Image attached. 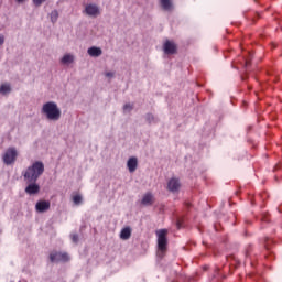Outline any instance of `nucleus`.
Instances as JSON below:
<instances>
[{"label": "nucleus", "mask_w": 282, "mask_h": 282, "mask_svg": "<svg viewBox=\"0 0 282 282\" xmlns=\"http://www.w3.org/2000/svg\"><path fill=\"white\" fill-rule=\"evenodd\" d=\"M155 235L158 237V257L162 259L164 254H166V250H169V230L167 229H159L155 231Z\"/></svg>", "instance_id": "7ed1b4c3"}, {"label": "nucleus", "mask_w": 282, "mask_h": 282, "mask_svg": "<svg viewBox=\"0 0 282 282\" xmlns=\"http://www.w3.org/2000/svg\"><path fill=\"white\" fill-rule=\"evenodd\" d=\"M87 54H89L93 58H98V56H102V48L98 46H91L87 50Z\"/></svg>", "instance_id": "f8f14e48"}, {"label": "nucleus", "mask_w": 282, "mask_h": 282, "mask_svg": "<svg viewBox=\"0 0 282 282\" xmlns=\"http://www.w3.org/2000/svg\"><path fill=\"white\" fill-rule=\"evenodd\" d=\"M34 6L39 7L43 3H45V0H33Z\"/></svg>", "instance_id": "b1692460"}, {"label": "nucleus", "mask_w": 282, "mask_h": 282, "mask_svg": "<svg viewBox=\"0 0 282 282\" xmlns=\"http://www.w3.org/2000/svg\"><path fill=\"white\" fill-rule=\"evenodd\" d=\"M52 23H56L58 21V11L53 10L50 14Z\"/></svg>", "instance_id": "6ab92c4d"}, {"label": "nucleus", "mask_w": 282, "mask_h": 282, "mask_svg": "<svg viewBox=\"0 0 282 282\" xmlns=\"http://www.w3.org/2000/svg\"><path fill=\"white\" fill-rule=\"evenodd\" d=\"M42 113L46 119L52 122H58L61 120V108L54 101H48L42 106Z\"/></svg>", "instance_id": "f03ea898"}, {"label": "nucleus", "mask_w": 282, "mask_h": 282, "mask_svg": "<svg viewBox=\"0 0 282 282\" xmlns=\"http://www.w3.org/2000/svg\"><path fill=\"white\" fill-rule=\"evenodd\" d=\"M131 238V228L126 227L120 232V239H123V241H127V239Z\"/></svg>", "instance_id": "2eb2a0df"}, {"label": "nucleus", "mask_w": 282, "mask_h": 282, "mask_svg": "<svg viewBox=\"0 0 282 282\" xmlns=\"http://www.w3.org/2000/svg\"><path fill=\"white\" fill-rule=\"evenodd\" d=\"M84 12L87 17H93V19L100 17V8L96 3L86 4Z\"/></svg>", "instance_id": "423d86ee"}, {"label": "nucleus", "mask_w": 282, "mask_h": 282, "mask_svg": "<svg viewBox=\"0 0 282 282\" xmlns=\"http://www.w3.org/2000/svg\"><path fill=\"white\" fill-rule=\"evenodd\" d=\"M6 43V36L3 34H0V46Z\"/></svg>", "instance_id": "a878e982"}, {"label": "nucleus", "mask_w": 282, "mask_h": 282, "mask_svg": "<svg viewBox=\"0 0 282 282\" xmlns=\"http://www.w3.org/2000/svg\"><path fill=\"white\" fill-rule=\"evenodd\" d=\"M75 57L74 55L67 53L65 54L62 58H61V64L62 65H72V63H74Z\"/></svg>", "instance_id": "ddd939ff"}, {"label": "nucleus", "mask_w": 282, "mask_h": 282, "mask_svg": "<svg viewBox=\"0 0 282 282\" xmlns=\"http://www.w3.org/2000/svg\"><path fill=\"white\" fill-rule=\"evenodd\" d=\"M73 202H74L75 206H80V204H83V195L73 194Z\"/></svg>", "instance_id": "a211bd4d"}, {"label": "nucleus", "mask_w": 282, "mask_h": 282, "mask_svg": "<svg viewBox=\"0 0 282 282\" xmlns=\"http://www.w3.org/2000/svg\"><path fill=\"white\" fill-rule=\"evenodd\" d=\"M123 111H124V113H131V111H133V105H131V104H126V105L123 106Z\"/></svg>", "instance_id": "aec40b11"}, {"label": "nucleus", "mask_w": 282, "mask_h": 282, "mask_svg": "<svg viewBox=\"0 0 282 282\" xmlns=\"http://www.w3.org/2000/svg\"><path fill=\"white\" fill-rule=\"evenodd\" d=\"M45 173V165L41 161L34 162L31 166L22 172L24 182H37L39 177Z\"/></svg>", "instance_id": "f257e3e1"}, {"label": "nucleus", "mask_w": 282, "mask_h": 282, "mask_svg": "<svg viewBox=\"0 0 282 282\" xmlns=\"http://www.w3.org/2000/svg\"><path fill=\"white\" fill-rule=\"evenodd\" d=\"M17 158H19V152L17 151V148H8L6 152L2 155V162L7 164V166H10L11 164H14L17 162Z\"/></svg>", "instance_id": "20e7f679"}, {"label": "nucleus", "mask_w": 282, "mask_h": 282, "mask_svg": "<svg viewBox=\"0 0 282 282\" xmlns=\"http://www.w3.org/2000/svg\"><path fill=\"white\" fill-rule=\"evenodd\" d=\"M127 167L129 170V173H135L138 169V158L131 156L127 162Z\"/></svg>", "instance_id": "9d476101"}, {"label": "nucleus", "mask_w": 282, "mask_h": 282, "mask_svg": "<svg viewBox=\"0 0 282 282\" xmlns=\"http://www.w3.org/2000/svg\"><path fill=\"white\" fill-rule=\"evenodd\" d=\"M145 120L149 122V124H153V122H155V116L148 113L145 115Z\"/></svg>", "instance_id": "412c9836"}, {"label": "nucleus", "mask_w": 282, "mask_h": 282, "mask_svg": "<svg viewBox=\"0 0 282 282\" xmlns=\"http://www.w3.org/2000/svg\"><path fill=\"white\" fill-rule=\"evenodd\" d=\"M10 91H12V87L10 86V84L6 83L0 86V94H2V96L10 94Z\"/></svg>", "instance_id": "f3484780"}, {"label": "nucleus", "mask_w": 282, "mask_h": 282, "mask_svg": "<svg viewBox=\"0 0 282 282\" xmlns=\"http://www.w3.org/2000/svg\"><path fill=\"white\" fill-rule=\"evenodd\" d=\"M26 184H29L25 187V193L28 195H36V193H39V191H41V186H39V184H36V182H26Z\"/></svg>", "instance_id": "0eeeda50"}, {"label": "nucleus", "mask_w": 282, "mask_h": 282, "mask_svg": "<svg viewBox=\"0 0 282 282\" xmlns=\"http://www.w3.org/2000/svg\"><path fill=\"white\" fill-rule=\"evenodd\" d=\"M163 50L166 54H175L177 52V46L172 41H166L163 45Z\"/></svg>", "instance_id": "1a4fd4ad"}, {"label": "nucleus", "mask_w": 282, "mask_h": 282, "mask_svg": "<svg viewBox=\"0 0 282 282\" xmlns=\"http://www.w3.org/2000/svg\"><path fill=\"white\" fill-rule=\"evenodd\" d=\"M161 6L163 10H166V12H171V10H173V2H171V0H161Z\"/></svg>", "instance_id": "dca6fc26"}, {"label": "nucleus", "mask_w": 282, "mask_h": 282, "mask_svg": "<svg viewBox=\"0 0 282 282\" xmlns=\"http://www.w3.org/2000/svg\"><path fill=\"white\" fill-rule=\"evenodd\" d=\"M167 188L172 193H177V191H180V180L171 178L167 183Z\"/></svg>", "instance_id": "9b49d317"}, {"label": "nucleus", "mask_w": 282, "mask_h": 282, "mask_svg": "<svg viewBox=\"0 0 282 282\" xmlns=\"http://www.w3.org/2000/svg\"><path fill=\"white\" fill-rule=\"evenodd\" d=\"M25 0H17L18 3H23Z\"/></svg>", "instance_id": "cd10ccee"}, {"label": "nucleus", "mask_w": 282, "mask_h": 282, "mask_svg": "<svg viewBox=\"0 0 282 282\" xmlns=\"http://www.w3.org/2000/svg\"><path fill=\"white\" fill-rule=\"evenodd\" d=\"M154 202V198H153V194L151 193H147L142 200H141V204H143V206H151Z\"/></svg>", "instance_id": "4468645a"}, {"label": "nucleus", "mask_w": 282, "mask_h": 282, "mask_svg": "<svg viewBox=\"0 0 282 282\" xmlns=\"http://www.w3.org/2000/svg\"><path fill=\"white\" fill-rule=\"evenodd\" d=\"M50 200H40L35 205V210L37 213H46V210H50Z\"/></svg>", "instance_id": "6e6552de"}, {"label": "nucleus", "mask_w": 282, "mask_h": 282, "mask_svg": "<svg viewBox=\"0 0 282 282\" xmlns=\"http://www.w3.org/2000/svg\"><path fill=\"white\" fill-rule=\"evenodd\" d=\"M263 221H270V219L268 218V216L263 215L261 218Z\"/></svg>", "instance_id": "bb28decb"}, {"label": "nucleus", "mask_w": 282, "mask_h": 282, "mask_svg": "<svg viewBox=\"0 0 282 282\" xmlns=\"http://www.w3.org/2000/svg\"><path fill=\"white\" fill-rule=\"evenodd\" d=\"M242 61H243L242 62L243 67H248V65H250V59L243 57Z\"/></svg>", "instance_id": "393cba45"}, {"label": "nucleus", "mask_w": 282, "mask_h": 282, "mask_svg": "<svg viewBox=\"0 0 282 282\" xmlns=\"http://www.w3.org/2000/svg\"><path fill=\"white\" fill-rule=\"evenodd\" d=\"M50 260L52 263H58V262H67L69 261V254L65 252H58V251H53L50 254Z\"/></svg>", "instance_id": "39448f33"}, {"label": "nucleus", "mask_w": 282, "mask_h": 282, "mask_svg": "<svg viewBox=\"0 0 282 282\" xmlns=\"http://www.w3.org/2000/svg\"><path fill=\"white\" fill-rule=\"evenodd\" d=\"M70 239H72L73 243H78V235L77 234H72Z\"/></svg>", "instance_id": "4be33fe9"}, {"label": "nucleus", "mask_w": 282, "mask_h": 282, "mask_svg": "<svg viewBox=\"0 0 282 282\" xmlns=\"http://www.w3.org/2000/svg\"><path fill=\"white\" fill-rule=\"evenodd\" d=\"M177 228H182V224L180 221L177 223Z\"/></svg>", "instance_id": "c85d7f7f"}, {"label": "nucleus", "mask_w": 282, "mask_h": 282, "mask_svg": "<svg viewBox=\"0 0 282 282\" xmlns=\"http://www.w3.org/2000/svg\"><path fill=\"white\" fill-rule=\"evenodd\" d=\"M105 76H106V78H113V76H116V73L107 72V73H105Z\"/></svg>", "instance_id": "5701e85b"}]
</instances>
